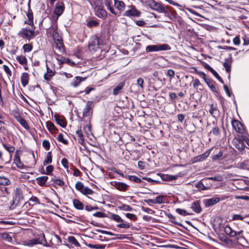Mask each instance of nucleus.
<instances>
[{
  "instance_id": "obj_1",
  "label": "nucleus",
  "mask_w": 249,
  "mask_h": 249,
  "mask_svg": "<svg viewBox=\"0 0 249 249\" xmlns=\"http://www.w3.org/2000/svg\"><path fill=\"white\" fill-rule=\"evenodd\" d=\"M38 238L23 241V245L29 247H32L35 245L40 244L46 247H53L54 244L52 243L51 240L50 241V244L47 243L44 233H40L38 235Z\"/></svg>"
},
{
  "instance_id": "obj_2",
  "label": "nucleus",
  "mask_w": 249,
  "mask_h": 249,
  "mask_svg": "<svg viewBox=\"0 0 249 249\" xmlns=\"http://www.w3.org/2000/svg\"><path fill=\"white\" fill-rule=\"evenodd\" d=\"M211 158L213 161H222L228 158V154L225 149L216 148Z\"/></svg>"
},
{
  "instance_id": "obj_3",
  "label": "nucleus",
  "mask_w": 249,
  "mask_h": 249,
  "mask_svg": "<svg viewBox=\"0 0 249 249\" xmlns=\"http://www.w3.org/2000/svg\"><path fill=\"white\" fill-rule=\"evenodd\" d=\"M18 35L22 39H25L28 41L34 38L36 36L34 30L28 28H21L18 33Z\"/></svg>"
},
{
  "instance_id": "obj_4",
  "label": "nucleus",
  "mask_w": 249,
  "mask_h": 249,
  "mask_svg": "<svg viewBox=\"0 0 249 249\" xmlns=\"http://www.w3.org/2000/svg\"><path fill=\"white\" fill-rule=\"evenodd\" d=\"M171 47L167 44H158L148 45L146 47L147 53L170 50Z\"/></svg>"
},
{
  "instance_id": "obj_5",
  "label": "nucleus",
  "mask_w": 249,
  "mask_h": 249,
  "mask_svg": "<svg viewBox=\"0 0 249 249\" xmlns=\"http://www.w3.org/2000/svg\"><path fill=\"white\" fill-rule=\"evenodd\" d=\"M148 5L153 10L158 11L160 13H164L166 16L169 15V12L166 10L163 5L157 2L154 0H150L148 2Z\"/></svg>"
},
{
  "instance_id": "obj_6",
  "label": "nucleus",
  "mask_w": 249,
  "mask_h": 249,
  "mask_svg": "<svg viewBox=\"0 0 249 249\" xmlns=\"http://www.w3.org/2000/svg\"><path fill=\"white\" fill-rule=\"evenodd\" d=\"M96 2L94 5H91L95 10V15L99 18L105 19L107 17V12L104 9L102 4H98Z\"/></svg>"
},
{
  "instance_id": "obj_7",
  "label": "nucleus",
  "mask_w": 249,
  "mask_h": 249,
  "mask_svg": "<svg viewBox=\"0 0 249 249\" xmlns=\"http://www.w3.org/2000/svg\"><path fill=\"white\" fill-rule=\"evenodd\" d=\"M108 213L111 214V217H110V218L112 219L117 222L120 223V224H119L117 225V227L124 229H127L130 227L131 224H129V223H124V220H123L119 215L112 213L110 212H108Z\"/></svg>"
},
{
  "instance_id": "obj_8",
  "label": "nucleus",
  "mask_w": 249,
  "mask_h": 249,
  "mask_svg": "<svg viewBox=\"0 0 249 249\" xmlns=\"http://www.w3.org/2000/svg\"><path fill=\"white\" fill-rule=\"evenodd\" d=\"M46 34L48 36L53 37V40L61 37L57 32V23H52L51 27L47 29Z\"/></svg>"
},
{
  "instance_id": "obj_9",
  "label": "nucleus",
  "mask_w": 249,
  "mask_h": 249,
  "mask_svg": "<svg viewBox=\"0 0 249 249\" xmlns=\"http://www.w3.org/2000/svg\"><path fill=\"white\" fill-rule=\"evenodd\" d=\"M129 9L126 10L124 14V16H126L128 17H139L141 15V12L138 11L135 6L130 5L129 6Z\"/></svg>"
},
{
  "instance_id": "obj_10",
  "label": "nucleus",
  "mask_w": 249,
  "mask_h": 249,
  "mask_svg": "<svg viewBox=\"0 0 249 249\" xmlns=\"http://www.w3.org/2000/svg\"><path fill=\"white\" fill-rule=\"evenodd\" d=\"M99 48V40L96 36H93L89 42V49L90 51L96 52Z\"/></svg>"
},
{
  "instance_id": "obj_11",
  "label": "nucleus",
  "mask_w": 249,
  "mask_h": 249,
  "mask_svg": "<svg viewBox=\"0 0 249 249\" xmlns=\"http://www.w3.org/2000/svg\"><path fill=\"white\" fill-rule=\"evenodd\" d=\"M111 186L114 187L120 191L125 192L128 189L129 185L123 182L113 181L110 182Z\"/></svg>"
},
{
  "instance_id": "obj_12",
  "label": "nucleus",
  "mask_w": 249,
  "mask_h": 249,
  "mask_svg": "<svg viewBox=\"0 0 249 249\" xmlns=\"http://www.w3.org/2000/svg\"><path fill=\"white\" fill-rule=\"evenodd\" d=\"M212 150V148L209 149L202 154L194 157L190 160L191 163H194L197 162H200L204 160L209 156Z\"/></svg>"
},
{
  "instance_id": "obj_13",
  "label": "nucleus",
  "mask_w": 249,
  "mask_h": 249,
  "mask_svg": "<svg viewBox=\"0 0 249 249\" xmlns=\"http://www.w3.org/2000/svg\"><path fill=\"white\" fill-rule=\"evenodd\" d=\"M91 105L92 102L88 101L87 103L84 108L83 109L82 117L80 119L81 121H84L85 117H90L92 114Z\"/></svg>"
},
{
  "instance_id": "obj_14",
  "label": "nucleus",
  "mask_w": 249,
  "mask_h": 249,
  "mask_svg": "<svg viewBox=\"0 0 249 249\" xmlns=\"http://www.w3.org/2000/svg\"><path fill=\"white\" fill-rule=\"evenodd\" d=\"M221 131L217 126H214L212 130L209 133V140L219 139L221 138Z\"/></svg>"
},
{
  "instance_id": "obj_15",
  "label": "nucleus",
  "mask_w": 249,
  "mask_h": 249,
  "mask_svg": "<svg viewBox=\"0 0 249 249\" xmlns=\"http://www.w3.org/2000/svg\"><path fill=\"white\" fill-rule=\"evenodd\" d=\"M220 198L218 197H214L203 200V203L206 207H209L219 202Z\"/></svg>"
},
{
  "instance_id": "obj_16",
  "label": "nucleus",
  "mask_w": 249,
  "mask_h": 249,
  "mask_svg": "<svg viewBox=\"0 0 249 249\" xmlns=\"http://www.w3.org/2000/svg\"><path fill=\"white\" fill-rule=\"evenodd\" d=\"M203 66L207 70L211 71V72L217 78V79L222 84H224V81L217 72L212 68L209 64L206 63H203Z\"/></svg>"
},
{
  "instance_id": "obj_17",
  "label": "nucleus",
  "mask_w": 249,
  "mask_h": 249,
  "mask_svg": "<svg viewBox=\"0 0 249 249\" xmlns=\"http://www.w3.org/2000/svg\"><path fill=\"white\" fill-rule=\"evenodd\" d=\"M55 44V49L58 50L60 53H64L65 51L64 45L62 41L61 37L54 39Z\"/></svg>"
},
{
  "instance_id": "obj_18",
  "label": "nucleus",
  "mask_w": 249,
  "mask_h": 249,
  "mask_svg": "<svg viewBox=\"0 0 249 249\" xmlns=\"http://www.w3.org/2000/svg\"><path fill=\"white\" fill-rule=\"evenodd\" d=\"M19 152L21 153V151L20 150H17L16 151L14 157V161L18 168L23 169L26 167V166H25L21 161L19 155Z\"/></svg>"
},
{
  "instance_id": "obj_19",
  "label": "nucleus",
  "mask_w": 249,
  "mask_h": 249,
  "mask_svg": "<svg viewBox=\"0 0 249 249\" xmlns=\"http://www.w3.org/2000/svg\"><path fill=\"white\" fill-rule=\"evenodd\" d=\"M210 108L209 112L214 118L218 117L220 115V112L217 108L216 104H212L210 105Z\"/></svg>"
},
{
  "instance_id": "obj_20",
  "label": "nucleus",
  "mask_w": 249,
  "mask_h": 249,
  "mask_svg": "<svg viewBox=\"0 0 249 249\" xmlns=\"http://www.w3.org/2000/svg\"><path fill=\"white\" fill-rule=\"evenodd\" d=\"M165 215L170 219V222L175 225H178L184 228V229L187 230V228L184 227L181 223H179L176 221V217L172 214L170 213H167L165 211H163Z\"/></svg>"
},
{
  "instance_id": "obj_21",
  "label": "nucleus",
  "mask_w": 249,
  "mask_h": 249,
  "mask_svg": "<svg viewBox=\"0 0 249 249\" xmlns=\"http://www.w3.org/2000/svg\"><path fill=\"white\" fill-rule=\"evenodd\" d=\"M65 9L64 4L62 2H58L54 10V13L58 16H61Z\"/></svg>"
},
{
  "instance_id": "obj_22",
  "label": "nucleus",
  "mask_w": 249,
  "mask_h": 249,
  "mask_svg": "<svg viewBox=\"0 0 249 249\" xmlns=\"http://www.w3.org/2000/svg\"><path fill=\"white\" fill-rule=\"evenodd\" d=\"M208 181H209V179H206L205 178H204L202 180L198 181L197 183H196L195 186L200 191L208 190L210 188V186H206L204 184V182Z\"/></svg>"
},
{
  "instance_id": "obj_23",
  "label": "nucleus",
  "mask_w": 249,
  "mask_h": 249,
  "mask_svg": "<svg viewBox=\"0 0 249 249\" xmlns=\"http://www.w3.org/2000/svg\"><path fill=\"white\" fill-rule=\"evenodd\" d=\"M219 240L227 244L232 245L235 243L233 240L230 239L224 234H220L218 235Z\"/></svg>"
},
{
  "instance_id": "obj_24",
  "label": "nucleus",
  "mask_w": 249,
  "mask_h": 249,
  "mask_svg": "<svg viewBox=\"0 0 249 249\" xmlns=\"http://www.w3.org/2000/svg\"><path fill=\"white\" fill-rule=\"evenodd\" d=\"M232 125L236 131L240 133H242L244 131V128L242 124L237 120H234L232 122Z\"/></svg>"
},
{
  "instance_id": "obj_25",
  "label": "nucleus",
  "mask_w": 249,
  "mask_h": 249,
  "mask_svg": "<svg viewBox=\"0 0 249 249\" xmlns=\"http://www.w3.org/2000/svg\"><path fill=\"white\" fill-rule=\"evenodd\" d=\"M191 208L196 213H199L202 211V208L200 206V200L194 201L191 207Z\"/></svg>"
},
{
  "instance_id": "obj_26",
  "label": "nucleus",
  "mask_w": 249,
  "mask_h": 249,
  "mask_svg": "<svg viewBox=\"0 0 249 249\" xmlns=\"http://www.w3.org/2000/svg\"><path fill=\"white\" fill-rule=\"evenodd\" d=\"M114 6L121 13L124 10L125 4L123 1L114 0Z\"/></svg>"
},
{
  "instance_id": "obj_27",
  "label": "nucleus",
  "mask_w": 249,
  "mask_h": 249,
  "mask_svg": "<svg viewBox=\"0 0 249 249\" xmlns=\"http://www.w3.org/2000/svg\"><path fill=\"white\" fill-rule=\"evenodd\" d=\"M157 175L160 176L161 179L165 181H170L176 179V177L173 175L164 174L162 173L157 174Z\"/></svg>"
},
{
  "instance_id": "obj_28",
  "label": "nucleus",
  "mask_w": 249,
  "mask_h": 249,
  "mask_svg": "<svg viewBox=\"0 0 249 249\" xmlns=\"http://www.w3.org/2000/svg\"><path fill=\"white\" fill-rule=\"evenodd\" d=\"M16 201L17 200L18 203L23 200V196L20 188H17L15 192V196L13 197Z\"/></svg>"
},
{
  "instance_id": "obj_29",
  "label": "nucleus",
  "mask_w": 249,
  "mask_h": 249,
  "mask_svg": "<svg viewBox=\"0 0 249 249\" xmlns=\"http://www.w3.org/2000/svg\"><path fill=\"white\" fill-rule=\"evenodd\" d=\"M224 231L227 235L234 238L235 236L236 231L233 230L229 225H227L225 227Z\"/></svg>"
},
{
  "instance_id": "obj_30",
  "label": "nucleus",
  "mask_w": 249,
  "mask_h": 249,
  "mask_svg": "<svg viewBox=\"0 0 249 249\" xmlns=\"http://www.w3.org/2000/svg\"><path fill=\"white\" fill-rule=\"evenodd\" d=\"M86 77H81L80 76H76L71 82V85L73 87H77L79 85L82 81H84Z\"/></svg>"
},
{
  "instance_id": "obj_31",
  "label": "nucleus",
  "mask_w": 249,
  "mask_h": 249,
  "mask_svg": "<svg viewBox=\"0 0 249 249\" xmlns=\"http://www.w3.org/2000/svg\"><path fill=\"white\" fill-rule=\"evenodd\" d=\"M47 71L44 74V78L47 81H49L51 78L54 75L55 73L52 70H51L48 65H46Z\"/></svg>"
},
{
  "instance_id": "obj_32",
  "label": "nucleus",
  "mask_w": 249,
  "mask_h": 249,
  "mask_svg": "<svg viewBox=\"0 0 249 249\" xmlns=\"http://www.w3.org/2000/svg\"><path fill=\"white\" fill-rule=\"evenodd\" d=\"M73 205L74 207L78 210H82L84 208V205L82 203L79 199H73Z\"/></svg>"
},
{
  "instance_id": "obj_33",
  "label": "nucleus",
  "mask_w": 249,
  "mask_h": 249,
  "mask_svg": "<svg viewBox=\"0 0 249 249\" xmlns=\"http://www.w3.org/2000/svg\"><path fill=\"white\" fill-rule=\"evenodd\" d=\"M27 16L28 18V21H25V23L29 25L34 27V24L33 22V14L31 9H29L28 12L27 13Z\"/></svg>"
},
{
  "instance_id": "obj_34",
  "label": "nucleus",
  "mask_w": 249,
  "mask_h": 249,
  "mask_svg": "<svg viewBox=\"0 0 249 249\" xmlns=\"http://www.w3.org/2000/svg\"><path fill=\"white\" fill-rule=\"evenodd\" d=\"M29 74L27 72H24L21 76V84L23 87H26L29 82Z\"/></svg>"
},
{
  "instance_id": "obj_35",
  "label": "nucleus",
  "mask_w": 249,
  "mask_h": 249,
  "mask_svg": "<svg viewBox=\"0 0 249 249\" xmlns=\"http://www.w3.org/2000/svg\"><path fill=\"white\" fill-rule=\"evenodd\" d=\"M205 82L209 88L213 92H216V89L214 86L215 82L211 78L205 79Z\"/></svg>"
},
{
  "instance_id": "obj_36",
  "label": "nucleus",
  "mask_w": 249,
  "mask_h": 249,
  "mask_svg": "<svg viewBox=\"0 0 249 249\" xmlns=\"http://www.w3.org/2000/svg\"><path fill=\"white\" fill-rule=\"evenodd\" d=\"M54 118L57 123L60 126L65 127L66 126V123L64 121L63 118L57 115H54Z\"/></svg>"
},
{
  "instance_id": "obj_37",
  "label": "nucleus",
  "mask_w": 249,
  "mask_h": 249,
  "mask_svg": "<svg viewBox=\"0 0 249 249\" xmlns=\"http://www.w3.org/2000/svg\"><path fill=\"white\" fill-rule=\"evenodd\" d=\"M124 86V82L120 83L114 89L113 94L114 95H117L119 94Z\"/></svg>"
},
{
  "instance_id": "obj_38",
  "label": "nucleus",
  "mask_w": 249,
  "mask_h": 249,
  "mask_svg": "<svg viewBox=\"0 0 249 249\" xmlns=\"http://www.w3.org/2000/svg\"><path fill=\"white\" fill-rule=\"evenodd\" d=\"M3 154L2 152L0 151V160H1V162H4L5 164L8 163L11 160L12 155L10 154L6 153L7 159L3 158Z\"/></svg>"
},
{
  "instance_id": "obj_39",
  "label": "nucleus",
  "mask_w": 249,
  "mask_h": 249,
  "mask_svg": "<svg viewBox=\"0 0 249 249\" xmlns=\"http://www.w3.org/2000/svg\"><path fill=\"white\" fill-rule=\"evenodd\" d=\"M68 241L69 243L73 244L74 246L76 247H80L81 245L77 241L75 237L73 236H70L68 238Z\"/></svg>"
},
{
  "instance_id": "obj_40",
  "label": "nucleus",
  "mask_w": 249,
  "mask_h": 249,
  "mask_svg": "<svg viewBox=\"0 0 249 249\" xmlns=\"http://www.w3.org/2000/svg\"><path fill=\"white\" fill-rule=\"evenodd\" d=\"M125 178H127L129 180L134 181L136 183H141L142 182V179L136 176L125 175Z\"/></svg>"
},
{
  "instance_id": "obj_41",
  "label": "nucleus",
  "mask_w": 249,
  "mask_h": 249,
  "mask_svg": "<svg viewBox=\"0 0 249 249\" xmlns=\"http://www.w3.org/2000/svg\"><path fill=\"white\" fill-rule=\"evenodd\" d=\"M54 169V167L52 165H49L46 167V171L43 169V171H41V173L43 174H46L47 175H52V172Z\"/></svg>"
},
{
  "instance_id": "obj_42",
  "label": "nucleus",
  "mask_w": 249,
  "mask_h": 249,
  "mask_svg": "<svg viewBox=\"0 0 249 249\" xmlns=\"http://www.w3.org/2000/svg\"><path fill=\"white\" fill-rule=\"evenodd\" d=\"M16 59L21 65H26L27 60L26 57L24 55H18L16 56Z\"/></svg>"
},
{
  "instance_id": "obj_43",
  "label": "nucleus",
  "mask_w": 249,
  "mask_h": 249,
  "mask_svg": "<svg viewBox=\"0 0 249 249\" xmlns=\"http://www.w3.org/2000/svg\"><path fill=\"white\" fill-rule=\"evenodd\" d=\"M52 152H49L47 153L46 159L43 161V165H46L52 162Z\"/></svg>"
},
{
  "instance_id": "obj_44",
  "label": "nucleus",
  "mask_w": 249,
  "mask_h": 249,
  "mask_svg": "<svg viewBox=\"0 0 249 249\" xmlns=\"http://www.w3.org/2000/svg\"><path fill=\"white\" fill-rule=\"evenodd\" d=\"M86 246L89 247L90 248H94L96 249H105L106 245H99V244H96V245H93L92 244H87L86 243Z\"/></svg>"
},
{
  "instance_id": "obj_45",
  "label": "nucleus",
  "mask_w": 249,
  "mask_h": 249,
  "mask_svg": "<svg viewBox=\"0 0 249 249\" xmlns=\"http://www.w3.org/2000/svg\"><path fill=\"white\" fill-rule=\"evenodd\" d=\"M11 183L9 179L4 177L0 176V185L6 186L8 185Z\"/></svg>"
},
{
  "instance_id": "obj_46",
  "label": "nucleus",
  "mask_w": 249,
  "mask_h": 249,
  "mask_svg": "<svg viewBox=\"0 0 249 249\" xmlns=\"http://www.w3.org/2000/svg\"><path fill=\"white\" fill-rule=\"evenodd\" d=\"M223 66L224 67L226 71L230 73L231 71V61L226 60L225 62L223 63Z\"/></svg>"
},
{
  "instance_id": "obj_47",
  "label": "nucleus",
  "mask_w": 249,
  "mask_h": 249,
  "mask_svg": "<svg viewBox=\"0 0 249 249\" xmlns=\"http://www.w3.org/2000/svg\"><path fill=\"white\" fill-rule=\"evenodd\" d=\"M88 142L91 146L98 148L100 150H102V148L104 147L103 144H100L98 141H90V142Z\"/></svg>"
},
{
  "instance_id": "obj_48",
  "label": "nucleus",
  "mask_w": 249,
  "mask_h": 249,
  "mask_svg": "<svg viewBox=\"0 0 249 249\" xmlns=\"http://www.w3.org/2000/svg\"><path fill=\"white\" fill-rule=\"evenodd\" d=\"M17 122H18L20 124V125L25 129L28 130L29 129V126L26 121L23 118H22V117L18 120Z\"/></svg>"
},
{
  "instance_id": "obj_49",
  "label": "nucleus",
  "mask_w": 249,
  "mask_h": 249,
  "mask_svg": "<svg viewBox=\"0 0 249 249\" xmlns=\"http://www.w3.org/2000/svg\"><path fill=\"white\" fill-rule=\"evenodd\" d=\"M118 208L120 210H124L125 211H132L133 209L129 205L122 204L121 206H118Z\"/></svg>"
},
{
  "instance_id": "obj_50",
  "label": "nucleus",
  "mask_w": 249,
  "mask_h": 249,
  "mask_svg": "<svg viewBox=\"0 0 249 249\" xmlns=\"http://www.w3.org/2000/svg\"><path fill=\"white\" fill-rule=\"evenodd\" d=\"M176 212L178 213V214L183 216L190 215L193 214L192 213H188L186 211L180 208L176 209Z\"/></svg>"
},
{
  "instance_id": "obj_51",
  "label": "nucleus",
  "mask_w": 249,
  "mask_h": 249,
  "mask_svg": "<svg viewBox=\"0 0 249 249\" xmlns=\"http://www.w3.org/2000/svg\"><path fill=\"white\" fill-rule=\"evenodd\" d=\"M165 199L163 196H156L154 199L155 204H161L164 202Z\"/></svg>"
},
{
  "instance_id": "obj_52",
  "label": "nucleus",
  "mask_w": 249,
  "mask_h": 249,
  "mask_svg": "<svg viewBox=\"0 0 249 249\" xmlns=\"http://www.w3.org/2000/svg\"><path fill=\"white\" fill-rule=\"evenodd\" d=\"M85 187L83 183L80 181L77 182L75 184L76 189L80 192L81 193H82V192H83Z\"/></svg>"
},
{
  "instance_id": "obj_53",
  "label": "nucleus",
  "mask_w": 249,
  "mask_h": 249,
  "mask_svg": "<svg viewBox=\"0 0 249 249\" xmlns=\"http://www.w3.org/2000/svg\"><path fill=\"white\" fill-rule=\"evenodd\" d=\"M3 146L6 149L7 151L11 154V153H13L15 150V148L14 146H11L10 145H8L5 143L2 142Z\"/></svg>"
},
{
  "instance_id": "obj_54",
  "label": "nucleus",
  "mask_w": 249,
  "mask_h": 249,
  "mask_svg": "<svg viewBox=\"0 0 249 249\" xmlns=\"http://www.w3.org/2000/svg\"><path fill=\"white\" fill-rule=\"evenodd\" d=\"M248 160H245L243 162H239L237 164L236 167L241 169H245L248 166Z\"/></svg>"
},
{
  "instance_id": "obj_55",
  "label": "nucleus",
  "mask_w": 249,
  "mask_h": 249,
  "mask_svg": "<svg viewBox=\"0 0 249 249\" xmlns=\"http://www.w3.org/2000/svg\"><path fill=\"white\" fill-rule=\"evenodd\" d=\"M22 48L25 53H29L33 49V45L31 44H25Z\"/></svg>"
},
{
  "instance_id": "obj_56",
  "label": "nucleus",
  "mask_w": 249,
  "mask_h": 249,
  "mask_svg": "<svg viewBox=\"0 0 249 249\" xmlns=\"http://www.w3.org/2000/svg\"><path fill=\"white\" fill-rule=\"evenodd\" d=\"M243 231H236L235 236L234 237V239L233 240L234 242H237L238 240L244 238V236L242 235L243 233Z\"/></svg>"
},
{
  "instance_id": "obj_57",
  "label": "nucleus",
  "mask_w": 249,
  "mask_h": 249,
  "mask_svg": "<svg viewBox=\"0 0 249 249\" xmlns=\"http://www.w3.org/2000/svg\"><path fill=\"white\" fill-rule=\"evenodd\" d=\"M46 126L48 130L52 132H53L55 130V127L54 124L51 122H47Z\"/></svg>"
},
{
  "instance_id": "obj_58",
  "label": "nucleus",
  "mask_w": 249,
  "mask_h": 249,
  "mask_svg": "<svg viewBox=\"0 0 249 249\" xmlns=\"http://www.w3.org/2000/svg\"><path fill=\"white\" fill-rule=\"evenodd\" d=\"M1 237L2 239L7 241L8 242H11L12 240V237L10 236V235L7 233L4 232L1 234Z\"/></svg>"
},
{
  "instance_id": "obj_59",
  "label": "nucleus",
  "mask_w": 249,
  "mask_h": 249,
  "mask_svg": "<svg viewBox=\"0 0 249 249\" xmlns=\"http://www.w3.org/2000/svg\"><path fill=\"white\" fill-rule=\"evenodd\" d=\"M36 180L37 181V184L40 186L44 187L48 186L46 184V182H45L44 179H43L42 177L37 178H36Z\"/></svg>"
},
{
  "instance_id": "obj_60",
  "label": "nucleus",
  "mask_w": 249,
  "mask_h": 249,
  "mask_svg": "<svg viewBox=\"0 0 249 249\" xmlns=\"http://www.w3.org/2000/svg\"><path fill=\"white\" fill-rule=\"evenodd\" d=\"M94 191L88 187H85L83 192H82V194L85 196L88 195H92Z\"/></svg>"
},
{
  "instance_id": "obj_61",
  "label": "nucleus",
  "mask_w": 249,
  "mask_h": 249,
  "mask_svg": "<svg viewBox=\"0 0 249 249\" xmlns=\"http://www.w3.org/2000/svg\"><path fill=\"white\" fill-rule=\"evenodd\" d=\"M60 16H58L57 14L53 12V13L50 15V19L52 21V23H57L56 21Z\"/></svg>"
},
{
  "instance_id": "obj_62",
  "label": "nucleus",
  "mask_w": 249,
  "mask_h": 249,
  "mask_svg": "<svg viewBox=\"0 0 249 249\" xmlns=\"http://www.w3.org/2000/svg\"><path fill=\"white\" fill-rule=\"evenodd\" d=\"M238 142V144L236 143V148L240 150V151L244 150L246 146L245 143H244V141H237Z\"/></svg>"
},
{
  "instance_id": "obj_63",
  "label": "nucleus",
  "mask_w": 249,
  "mask_h": 249,
  "mask_svg": "<svg viewBox=\"0 0 249 249\" xmlns=\"http://www.w3.org/2000/svg\"><path fill=\"white\" fill-rule=\"evenodd\" d=\"M125 216L127 218L133 220L134 221H136L138 219V217L135 214H132L130 213H126L125 214Z\"/></svg>"
},
{
  "instance_id": "obj_64",
  "label": "nucleus",
  "mask_w": 249,
  "mask_h": 249,
  "mask_svg": "<svg viewBox=\"0 0 249 249\" xmlns=\"http://www.w3.org/2000/svg\"><path fill=\"white\" fill-rule=\"evenodd\" d=\"M93 216L97 217L100 218H104L107 217L106 213L101 212H97L93 214Z\"/></svg>"
}]
</instances>
